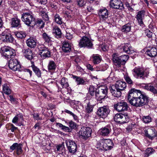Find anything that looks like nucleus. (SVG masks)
<instances>
[{
  "label": "nucleus",
  "instance_id": "nucleus-1",
  "mask_svg": "<svg viewBox=\"0 0 157 157\" xmlns=\"http://www.w3.org/2000/svg\"><path fill=\"white\" fill-rule=\"evenodd\" d=\"M128 99L132 105L138 107L146 105L148 101V97L144 92L133 88L129 90Z\"/></svg>",
  "mask_w": 157,
  "mask_h": 157
},
{
  "label": "nucleus",
  "instance_id": "nucleus-2",
  "mask_svg": "<svg viewBox=\"0 0 157 157\" xmlns=\"http://www.w3.org/2000/svg\"><path fill=\"white\" fill-rule=\"evenodd\" d=\"M149 73L148 69L142 67H136L132 70L134 76L138 79H145L148 76Z\"/></svg>",
  "mask_w": 157,
  "mask_h": 157
},
{
  "label": "nucleus",
  "instance_id": "nucleus-3",
  "mask_svg": "<svg viewBox=\"0 0 157 157\" xmlns=\"http://www.w3.org/2000/svg\"><path fill=\"white\" fill-rule=\"evenodd\" d=\"M21 18L25 24L28 26L33 27L35 23H34L35 18L29 13H24L22 14Z\"/></svg>",
  "mask_w": 157,
  "mask_h": 157
},
{
  "label": "nucleus",
  "instance_id": "nucleus-4",
  "mask_svg": "<svg viewBox=\"0 0 157 157\" xmlns=\"http://www.w3.org/2000/svg\"><path fill=\"white\" fill-rule=\"evenodd\" d=\"M0 53L3 56L8 58H12L16 55L14 50L9 46H6L1 48Z\"/></svg>",
  "mask_w": 157,
  "mask_h": 157
},
{
  "label": "nucleus",
  "instance_id": "nucleus-5",
  "mask_svg": "<svg viewBox=\"0 0 157 157\" xmlns=\"http://www.w3.org/2000/svg\"><path fill=\"white\" fill-rule=\"evenodd\" d=\"M8 66L10 69L13 71H21V65L17 59H10L8 62Z\"/></svg>",
  "mask_w": 157,
  "mask_h": 157
},
{
  "label": "nucleus",
  "instance_id": "nucleus-6",
  "mask_svg": "<svg viewBox=\"0 0 157 157\" xmlns=\"http://www.w3.org/2000/svg\"><path fill=\"white\" fill-rule=\"evenodd\" d=\"M65 143L67 149L70 153L74 154L77 151V147L75 141L68 140L65 141Z\"/></svg>",
  "mask_w": 157,
  "mask_h": 157
},
{
  "label": "nucleus",
  "instance_id": "nucleus-7",
  "mask_svg": "<svg viewBox=\"0 0 157 157\" xmlns=\"http://www.w3.org/2000/svg\"><path fill=\"white\" fill-rule=\"evenodd\" d=\"M95 93V96L99 100L104 98L107 95L108 90L106 87H101L97 90Z\"/></svg>",
  "mask_w": 157,
  "mask_h": 157
},
{
  "label": "nucleus",
  "instance_id": "nucleus-8",
  "mask_svg": "<svg viewBox=\"0 0 157 157\" xmlns=\"http://www.w3.org/2000/svg\"><path fill=\"white\" fill-rule=\"evenodd\" d=\"M113 118L115 122L120 124H123L128 122L129 120L127 116H125L120 113L116 114Z\"/></svg>",
  "mask_w": 157,
  "mask_h": 157
},
{
  "label": "nucleus",
  "instance_id": "nucleus-9",
  "mask_svg": "<svg viewBox=\"0 0 157 157\" xmlns=\"http://www.w3.org/2000/svg\"><path fill=\"white\" fill-rule=\"evenodd\" d=\"M128 108L127 103L123 101L118 102L114 105V109L118 112L127 110Z\"/></svg>",
  "mask_w": 157,
  "mask_h": 157
},
{
  "label": "nucleus",
  "instance_id": "nucleus-10",
  "mask_svg": "<svg viewBox=\"0 0 157 157\" xmlns=\"http://www.w3.org/2000/svg\"><path fill=\"white\" fill-rule=\"evenodd\" d=\"M110 7L113 9L123 10L124 9V5L121 0H111Z\"/></svg>",
  "mask_w": 157,
  "mask_h": 157
},
{
  "label": "nucleus",
  "instance_id": "nucleus-11",
  "mask_svg": "<svg viewBox=\"0 0 157 157\" xmlns=\"http://www.w3.org/2000/svg\"><path fill=\"white\" fill-rule=\"evenodd\" d=\"M93 44L91 41L86 36H83L82 38L79 43V46L80 48L87 47L90 48H91Z\"/></svg>",
  "mask_w": 157,
  "mask_h": 157
},
{
  "label": "nucleus",
  "instance_id": "nucleus-12",
  "mask_svg": "<svg viewBox=\"0 0 157 157\" xmlns=\"http://www.w3.org/2000/svg\"><path fill=\"white\" fill-rule=\"evenodd\" d=\"M92 132V129L90 127H83L80 129L79 134L84 139L86 140L91 136Z\"/></svg>",
  "mask_w": 157,
  "mask_h": 157
},
{
  "label": "nucleus",
  "instance_id": "nucleus-13",
  "mask_svg": "<svg viewBox=\"0 0 157 157\" xmlns=\"http://www.w3.org/2000/svg\"><path fill=\"white\" fill-rule=\"evenodd\" d=\"M40 51L39 54L43 59L48 57L50 56V52L48 48L44 47L43 45L39 46Z\"/></svg>",
  "mask_w": 157,
  "mask_h": 157
},
{
  "label": "nucleus",
  "instance_id": "nucleus-14",
  "mask_svg": "<svg viewBox=\"0 0 157 157\" xmlns=\"http://www.w3.org/2000/svg\"><path fill=\"white\" fill-rule=\"evenodd\" d=\"M109 112V110L105 106L100 107L98 110L97 114L101 117L104 118L107 117Z\"/></svg>",
  "mask_w": 157,
  "mask_h": 157
},
{
  "label": "nucleus",
  "instance_id": "nucleus-15",
  "mask_svg": "<svg viewBox=\"0 0 157 157\" xmlns=\"http://www.w3.org/2000/svg\"><path fill=\"white\" fill-rule=\"evenodd\" d=\"M145 14V11L142 10L138 11L136 16L135 18L140 26H143L144 25L143 20L144 18Z\"/></svg>",
  "mask_w": 157,
  "mask_h": 157
},
{
  "label": "nucleus",
  "instance_id": "nucleus-16",
  "mask_svg": "<svg viewBox=\"0 0 157 157\" xmlns=\"http://www.w3.org/2000/svg\"><path fill=\"white\" fill-rule=\"evenodd\" d=\"M22 148V144H18L17 143H14L10 147V149L12 151L16 150V152L17 155H19L22 154L23 150Z\"/></svg>",
  "mask_w": 157,
  "mask_h": 157
},
{
  "label": "nucleus",
  "instance_id": "nucleus-17",
  "mask_svg": "<svg viewBox=\"0 0 157 157\" xmlns=\"http://www.w3.org/2000/svg\"><path fill=\"white\" fill-rule=\"evenodd\" d=\"M112 59L114 64L117 67H119L121 65H123V64L121 59L119 55L117 54H114L112 55Z\"/></svg>",
  "mask_w": 157,
  "mask_h": 157
},
{
  "label": "nucleus",
  "instance_id": "nucleus-18",
  "mask_svg": "<svg viewBox=\"0 0 157 157\" xmlns=\"http://www.w3.org/2000/svg\"><path fill=\"white\" fill-rule=\"evenodd\" d=\"M145 133L146 136L151 140L157 136V132L154 128H148Z\"/></svg>",
  "mask_w": 157,
  "mask_h": 157
},
{
  "label": "nucleus",
  "instance_id": "nucleus-19",
  "mask_svg": "<svg viewBox=\"0 0 157 157\" xmlns=\"http://www.w3.org/2000/svg\"><path fill=\"white\" fill-rule=\"evenodd\" d=\"M109 13L106 9H100L98 13V15L101 21H105L108 18Z\"/></svg>",
  "mask_w": 157,
  "mask_h": 157
},
{
  "label": "nucleus",
  "instance_id": "nucleus-20",
  "mask_svg": "<svg viewBox=\"0 0 157 157\" xmlns=\"http://www.w3.org/2000/svg\"><path fill=\"white\" fill-rule=\"evenodd\" d=\"M120 47V48L122 49L123 52L126 53L131 54L133 52L132 47L129 44H122Z\"/></svg>",
  "mask_w": 157,
  "mask_h": 157
},
{
  "label": "nucleus",
  "instance_id": "nucleus-21",
  "mask_svg": "<svg viewBox=\"0 0 157 157\" xmlns=\"http://www.w3.org/2000/svg\"><path fill=\"white\" fill-rule=\"evenodd\" d=\"M62 50L65 53L69 52L71 51V44L66 41H64L62 43Z\"/></svg>",
  "mask_w": 157,
  "mask_h": 157
},
{
  "label": "nucleus",
  "instance_id": "nucleus-22",
  "mask_svg": "<svg viewBox=\"0 0 157 157\" xmlns=\"http://www.w3.org/2000/svg\"><path fill=\"white\" fill-rule=\"evenodd\" d=\"M26 43L27 45L31 48H35L36 45L37 40L35 38L30 37L27 40Z\"/></svg>",
  "mask_w": 157,
  "mask_h": 157
},
{
  "label": "nucleus",
  "instance_id": "nucleus-23",
  "mask_svg": "<svg viewBox=\"0 0 157 157\" xmlns=\"http://www.w3.org/2000/svg\"><path fill=\"white\" fill-rule=\"evenodd\" d=\"M102 144L103 149L105 151L111 149L113 145L112 141L109 139L103 140V143Z\"/></svg>",
  "mask_w": 157,
  "mask_h": 157
},
{
  "label": "nucleus",
  "instance_id": "nucleus-24",
  "mask_svg": "<svg viewBox=\"0 0 157 157\" xmlns=\"http://www.w3.org/2000/svg\"><path fill=\"white\" fill-rule=\"evenodd\" d=\"M144 89L147 90L157 95V88L154 86L152 84H147L144 87Z\"/></svg>",
  "mask_w": 157,
  "mask_h": 157
},
{
  "label": "nucleus",
  "instance_id": "nucleus-25",
  "mask_svg": "<svg viewBox=\"0 0 157 157\" xmlns=\"http://www.w3.org/2000/svg\"><path fill=\"white\" fill-rule=\"evenodd\" d=\"M110 90L112 95L115 97H119L121 95V91L116 88L114 85L111 86Z\"/></svg>",
  "mask_w": 157,
  "mask_h": 157
},
{
  "label": "nucleus",
  "instance_id": "nucleus-26",
  "mask_svg": "<svg viewBox=\"0 0 157 157\" xmlns=\"http://www.w3.org/2000/svg\"><path fill=\"white\" fill-rule=\"evenodd\" d=\"M111 129L110 126L108 125L104 128H101L99 130L101 135L104 136L108 135L111 132Z\"/></svg>",
  "mask_w": 157,
  "mask_h": 157
},
{
  "label": "nucleus",
  "instance_id": "nucleus-27",
  "mask_svg": "<svg viewBox=\"0 0 157 157\" xmlns=\"http://www.w3.org/2000/svg\"><path fill=\"white\" fill-rule=\"evenodd\" d=\"M118 89L121 91L124 90L126 88V83L123 81H118L116 82L115 85H114Z\"/></svg>",
  "mask_w": 157,
  "mask_h": 157
},
{
  "label": "nucleus",
  "instance_id": "nucleus-28",
  "mask_svg": "<svg viewBox=\"0 0 157 157\" xmlns=\"http://www.w3.org/2000/svg\"><path fill=\"white\" fill-rule=\"evenodd\" d=\"M23 54L27 59H31L33 58V54L32 50L29 48L24 49L22 50Z\"/></svg>",
  "mask_w": 157,
  "mask_h": 157
},
{
  "label": "nucleus",
  "instance_id": "nucleus-29",
  "mask_svg": "<svg viewBox=\"0 0 157 157\" xmlns=\"http://www.w3.org/2000/svg\"><path fill=\"white\" fill-rule=\"evenodd\" d=\"M20 20L17 18H13L11 19V24L13 27H20L21 24Z\"/></svg>",
  "mask_w": 157,
  "mask_h": 157
},
{
  "label": "nucleus",
  "instance_id": "nucleus-30",
  "mask_svg": "<svg viewBox=\"0 0 157 157\" xmlns=\"http://www.w3.org/2000/svg\"><path fill=\"white\" fill-rule=\"evenodd\" d=\"M53 33L56 37L58 39L61 37V30L58 27H55L53 30Z\"/></svg>",
  "mask_w": 157,
  "mask_h": 157
},
{
  "label": "nucleus",
  "instance_id": "nucleus-31",
  "mask_svg": "<svg viewBox=\"0 0 157 157\" xmlns=\"http://www.w3.org/2000/svg\"><path fill=\"white\" fill-rule=\"evenodd\" d=\"M146 53L151 57L155 56L157 55V49L155 48H152L150 49H147Z\"/></svg>",
  "mask_w": 157,
  "mask_h": 157
},
{
  "label": "nucleus",
  "instance_id": "nucleus-32",
  "mask_svg": "<svg viewBox=\"0 0 157 157\" xmlns=\"http://www.w3.org/2000/svg\"><path fill=\"white\" fill-rule=\"evenodd\" d=\"M56 65L54 61H50L48 66V71L50 72L54 71L56 69Z\"/></svg>",
  "mask_w": 157,
  "mask_h": 157
},
{
  "label": "nucleus",
  "instance_id": "nucleus-33",
  "mask_svg": "<svg viewBox=\"0 0 157 157\" xmlns=\"http://www.w3.org/2000/svg\"><path fill=\"white\" fill-rule=\"evenodd\" d=\"M72 77L78 85H82L85 84V82L84 80L80 77L73 75Z\"/></svg>",
  "mask_w": 157,
  "mask_h": 157
},
{
  "label": "nucleus",
  "instance_id": "nucleus-34",
  "mask_svg": "<svg viewBox=\"0 0 157 157\" xmlns=\"http://www.w3.org/2000/svg\"><path fill=\"white\" fill-rule=\"evenodd\" d=\"M3 91L6 94L9 95L10 94L11 90L9 85L7 83L2 85Z\"/></svg>",
  "mask_w": 157,
  "mask_h": 157
},
{
  "label": "nucleus",
  "instance_id": "nucleus-35",
  "mask_svg": "<svg viewBox=\"0 0 157 157\" xmlns=\"http://www.w3.org/2000/svg\"><path fill=\"white\" fill-rule=\"evenodd\" d=\"M31 67L33 71L39 77L41 76V72L39 69L35 66L34 63H32Z\"/></svg>",
  "mask_w": 157,
  "mask_h": 157
},
{
  "label": "nucleus",
  "instance_id": "nucleus-36",
  "mask_svg": "<svg viewBox=\"0 0 157 157\" xmlns=\"http://www.w3.org/2000/svg\"><path fill=\"white\" fill-rule=\"evenodd\" d=\"M155 152V150L152 148H147L145 151L144 154V157H148L149 155L153 154Z\"/></svg>",
  "mask_w": 157,
  "mask_h": 157
},
{
  "label": "nucleus",
  "instance_id": "nucleus-37",
  "mask_svg": "<svg viewBox=\"0 0 157 157\" xmlns=\"http://www.w3.org/2000/svg\"><path fill=\"white\" fill-rule=\"evenodd\" d=\"M14 39L12 36L10 34H6L3 41L7 42L12 43L13 42Z\"/></svg>",
  "mask_w": 157,
  "mask_h": 157
},
{
  "label": "nucleus",
  "instance_id": "nucleus-38",
  "mask_svg": "<svg viewBox=\"0 0 157 157\" xmlns=\"http://www.w3.org/2000/svg\"><path fill=\"white\" fill-rule=\"evenodd\" d=\"M131 25L129 24H127L123 26L122 28V31L125 33H127L131 30Z\"/></svg>",
  "mask_w": 157,
  "mask_h": 157
},
{
  "label": "nucleus",
  "instance_id": "nucleus-39",
  "mask_svg": "<svg viewBox=\"0 0 157 157\" xmlns=\"http://www.w3.org/2000/svg\"><path fill=\"white\" fill-rule=\"evenodd\" d=\"M34 23H35V25H36L40 28H42L44 25V22L41 19H37L36 21H34Z\"/></svg>",
  "mask_w": 157,
  "mask_h": 157
},
{
  "label": "nucleus",
  "instance_id": "nucleus-40",
  "mask_svg": "<svg viewBox=\"0 0 157 157\" xmlns=\"http://www.w3.org/2000/svg\"><path fill=\"white\" fill-rule=\"evenodd\" d=\"M15 35L17 37L21 39L25 38L26 36V33L24 31L16 32Z\"/></svg>",
  "mask_w": 157,
  "mask_h": 157
},
{
  "label": "nucleus",
  "instance_id": "nucleus-41",
  "mask_svg": "<svg viewBox=\"0 0 157 157\" xmlns=\"http://www.w3.org/2000/svg\"><path fill=\"white\" fill-rule=\"evenodd\" d=\"M57 151L63 153L65 151L64 144L63 143L56 146Z\"/></svg>",
  "mask_w": 157,
  "mask_h": 157
},
{
  "label": "nucleus",
  "instance_id": "nucleus-42",
  "mask_svg": "<svg viewBox=\"0 0 157 157\" xmlns=\"http://www.w3.org/2000/svg\"><path fill=\"white\" fill-rule=\"evenodd\" d=\"M93 62L95 64L99 63L101 61V59L99 56L97 55H94L93 57Z\"/></svg>",
  "mask_w": 157,
  "mask_h": 157
},
{
  "label": "nucleus",
  "instance_id": "nucleus-43",
  "mask_svg": "<svg viewBox=\"0 0 157 157\" xmlns=\"http://www.w3.org/2000/svg\"><path fill=\"white\" fill-rule=\"evenodd\" d=\"M142 120L144 123H148L151 121L152 118L149 115L144 116L143 117Z\"/></svg>",
  "mask_w": 157,
  "mask_h": 157
},
{
  "label": "nucleus",
  "instance_id": "nucleus-44",
  "mask_svg": "<svg viewBox=\"0 0 157 157\" xmlns=\"http://www.w3.org/2000/svg\"><path fill=\"white\" fill-rule=\"evenodd\" d=\"M54 20L55 22L59 25L62 24L63 23L61 18L57 14H56L54 16Z\"/></svg>",
  "mask_w": 157,
  "mask_h": 157
},
{
  "label": "nucleus",
  "instance_id": "nucleus-45",
  "mask_svg": "<svg viewBox=\"0 0 157 157\" xmlns=\"http://www.w3.org/2000/svg\"><path fill=\"white\" fill-rule=\"evenodd\" d=\"M119 57L122 62V64H123L124 65L125 64L129 58V56L127 55H124L119 56Z\"/></svg>",
  "mask_w": 157,
  "mask_h": 157
},
{
  "label": "nucleus",
  "instance_id": "nucleus-46",
  "mask_svg": "<svg viewBox=\"0 0 157 157\" xmlns=\"http://www.w3.org/2000/svg\"><path fill=\"white\" fill-rule=\"evenodd\" d=\"M60 84L63 87L66 88L68 86L67 80L65 78H62Z\"/></svg>",
  "mask_w": 157,
  "mask_h": 157
},
{
  "label": "nucleus",
  "instance_id": "nucleus-47",
  "mask_svg": "<svg viewBox=\"0 0 157 157\" xmlns=\"http://www.w3.org/2000/svg\"><path fill=\"white\" fill-rule=\"evenodd\" d=\"M43 37L46 42H49L51 40V37L45 33H43Z\"/></svg>",
  "mask_w": 157,
  "mask_h": 157
},
{
  "label": "nucleus",
  "instance_id": "nucleus-48",
  "mask_svg": "<svg viewBox=\"0 0 157 157\" xmlns=\"http://www.w3.org/2000/svg\"><path fill=\"white\" fill-rule=\"evenodd\" d=\"M95 89L94 87L93 86H90L89 88V93L92 96L94 95L95 94Z\"/></svg>",
  "mask_w": 157,
  "mask_h": 157
},
{
  "label": "nucleus",
  "instance_id": "nucleus-49",
  "mask_svg": "<svg viewBox=\"0 0 157 157\" xmlns=\"http://www.w3.org/2000/svg\"><path fill=\"white\" fill-rule=\"evenodd\" d=\"M93 105H90L89 103L88 104L86 108V112L88 113L91 112L93 111Z\"/></svg>",
  "mask_w": 157,
  "mask_h": 157
},
{
  "label": "nucleus",
  "instance_id": "nucleus-50",
  "mask_svg": "<svg viewBox=\"0 0 157 157\" xmlns=\"http://www.w3.org/2000/svg\"><path fill=\"white\" fill-rule=\"evenodd\" d=\"M136 127V125L135 124H131L126 127V129L128 131H131Z\"/></svg>",
  "mask_w": 157,
  "mask_h": 157
},
{
  "label": "nucleus",
  "instance_id": "nucleus-51",
  "mask_svg": "<svg viewBox=\"0 0 157 157\" xmlns=\"http://www.w3.org/2000/svg\"><path fill=\"white\" fill-rule=\"evenodd\" d=\"M64 112H66V113H67L70 114L71 115L73 116L74 119L75 120H77L78 119V117L77 116L74 114L71 111L67 110V109H65L64 110Z\"/></svg>",
  "mask_w": 157,
  "mask_h": 157
},
{
  "label": "nucleus",
  "instance_id": "nucleus-52",
  "mask_svg": "<svg viewBox=\"0 0 157 157\" xmlns=\"http://www.w3.org/2000/svg\"><path fill=\"white\" fill-rule=\"evenodd\" d=\"M33 117L35 120L39 121L42 119V117H40L39 114L34 113L33 114Z\"/></svg>",
  "mask_w": 157,
  "mask_h": 157
},
{
  "label": "nucleus",
  "instance_id": "nucleus-53",
  "mask_svg": "<svg viewBox=\"0 0 157 157\" xmlns=\"http://www.w3.org/2000/svg\"><path fill=\"white\" fill-rule=\"evenodd\" d=\"M124 78L128 83L130 84H133V82L132 80L128 76H124Z\"/></svg>",
  "mask_w": 157,
  "mask_h": 157
},
{
  "label": "nucleus",
  "instance_id": "nucleus-54",
  "mask_svg": "<svg viewBox=\"0 0 157 157\" xmlns=\"http://www.w3.org/2000/svg\"><path fill=\"white\" fill-rule=\"evenodd\" d=\"M103 143V140H100L98 142L97 144V147L101 149H104L103 146L102 144Z\"/></svg>",
  "mask_w": 157,
  "mask_h": 157
},
{
  "label": "nucleus",
  "instance_id": "nucleus-55",
  "mask_svg": "<svg viewBox=\"0 0 157 157\" xmlns=\"http://www.w3.org/2000/svg\"><path fill=\"white\" fill-rule=\"evenodd\" d=\"M145 33L148 38H151L152 37L153 33L149 30L146 29L145 31Z\"/></svg>",
  "mask_w": 157,
  "mask_h": 157
},
{
  "label": "nucleus",
  "instance_id": "nucleus-56",
  "mask_svg": "<svg viewBox=\"0 0 157 157\" xmlns=\"http://www.w3.org/2000/svg\"><path fill=\"white\" fill-rule=\"evenodd\" d=\"M78 5L79 6H83L86 3V2L84 0H77Z\"/></svg>",
  "mask_w": 157,
  "mask_h": 157
},
{
  "label": "nucleus",
  "instance_id": "nucleus-57",
  "mask_svg": "<svg viewBox=\"0 0 157 157\" xmlns=\"http://www.w3.org/2000/svg\"><path fill=\"white\" fill-rule=\"evenodd\" d=\"M41 15L45 21H48L49 20L48 17L46 13L42 12Z\"/></svg>",
  "mask_w": 157,
  "mask_h": 157
},
{
  "label": "nucleus",
  "instance_id": "nucleus-58",
  "mask_svg": "<svg viewBox=\"0 0 157 157\" xmlns=\"http://www.w3.org/2000/svg\"><path fill=\"white\" fill-rule=\"evenodd\" d=\"M69 124L70 127L72 128H74L76 127V124L72 121H71L69 122Z\"/></svg>",
  "mask_w": 157,
  "mask_h": 157
},
{
  "label": "nucleus",
  "instance_id": "nucleus-59",
  "mask_svg": "<svg viewBox=\"0 0 157 157\" xmlns=\"http://www.w3.org/2000/svg\"><path fill=\"white\" fill-rule=\"evenodd\" d=\"M65 36L67 39L69 40H71L73 37V35L69 33H67Z\"/></svg>",
  "mask_w": 157,
  "mask_h": 157
},
{
  "label": "nucleus",
  "instance_id": "nucleus-60",
  "mask_svg": "<svg viewBox=\"0 0 157 157\" xmlns=\"http://www.w3.org/2000/svg\"><path fill=\"white\" fill-rule=\"evenodd\" d=\"M37 2L41 4H45L47 2V0H36Z\"/></svg>",
  "mask_w": 157,
  "mask_h": 157
},
{
  "label": "nucleus",
  "instance_id": "nucleus-61",
  "mask_svg": "<svg viewBox=\"0 0 157 157\" xmlns=\"http://www.w3.org/2000/svg\"><path fill=\"white\" fill-rule=\"evenodd\" d=\"M87 9L88 11L91 12H93V11L94 10V9L91 6H88L87 8Z\"/></svg>",
  "mask_w": 157,
  "mask_h": 157
},
{
  "label": "nucleus",
  "instance_id": "nucleus-62",
  "mask_svg": "<svg viewBox=\"0 0 157 157\" xmlns=\"http://www.w3.org/2000/svg\"><path fill=\"white\" fill-rule=\"evenodd\" d=\"M18 120V117L17 116H15L13 119L12 121V122L14 124H15V123H16L17 122Z\"/></svg>",
  "mask_w": 157,
  "mask_h": 157
},
{
  "label": "nucleus",
  "instance_id": "nucleus-63",
  "mask_svg": "<svg viewBox=\"0 0 157 157\" xmlns=\"http://www.w3.org/2000/svg\"><path fill=\"white\" fill-rule=\"evenodd\" d=\"M87 68L91 71H93L94 70V68L93 67V66L90 64H88L86 66Z\"/></svg>",
  "mask_w": 157,
  "mask_h": 157
},
{
  "label": "nucleus",
  "instance_id": "nucleus-64",
  "mask_svg": "<svg viewBox=\"0 0 157 157\" xmlns=\"http://www.w3.org/2000/svg\"><path fill=\"white\" fill-rule=\"evenodd\" d=\"M11 126L10 130L12 132H13L15 130L17 129V128L15 127L13 124H11Z\"/></svg>",
  "mask_w": 157,
  "mask_h": 157
}]
</instances>
